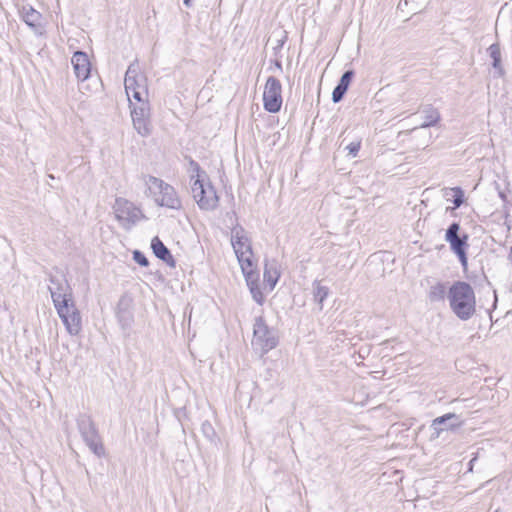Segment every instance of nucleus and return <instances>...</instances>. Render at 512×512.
Returning a JSON list of instances; mask_svg holds the SVG:
<instances>
[{"instance_id":"obj_8","label":"nucleus","mask_w":512,"mask_h":512,"mask_svg":"<svg viewBox=\"0 0 512 512\" xmlns=\"http://www.w3.org/2000/svg\"><path fill=\"white\" fill-rule=\"evenodd\" d=\"M131 118L134 129L142 137H147L152 132V124L150 120V106L146 100L133 103L130 100Z\"/></svg>"},{"instance_id":"obj_4","label":"nucleus","mask_w":512,"mask_h":512,"mask_svg":"<svg viewBox=\"0 0 512 512\" xmlns=\"http://www.w3.org/2000/svg\"><path fill=\"white\" fill-rule=\"evenodd\" d=\"M230 242L241 271L257 268V260L252 249V240L249 233L241 225H236L231 229Z\"/></svg>"},{"instance_id":"obj_1","label":"nucleus","mask_w":512,"mask_h":512,"mask_svg":"<svg viewBox=\"0 0 512 512\" xmlns=\"http://www.w3.org/2000/svg\"><path fill=\"white\" fill-rule=\"evenodd\" d=\"M144 183L146 187L145 194L153 200L155 205L175 211L183 208L178 192L169 183L151 175L144 177Z\"/></svg>"},{"instance_id":"obj_6","label":"nucleus","mask_w":512,"mask_h":512,"mask_svg":"<svg viewBox=\"0 0 512 512\" xmlns=\"http://www.w3.org/2000/svg\"><path fill=\"white\" fill-rule=\"evenodd\" d=\"M278 337L276 332L269 328L263 317L255 319L253 326L252 346L256 351L265 354L277 346Z\"/></svg>"},{"instance_id":"obj_28","label":"nucleus","mask_w":512,"mask_h":512,"mask_svg":"<svg viewBox=\"0 0 512 512\" xmlns=\"http://www.w3.org/2000/svg\"><path fill=\"white\" fill-rule=\"evenodd\" d=\"M477 454H475V456L470 460L469 462V468H468V471L469 472H472L473 471V467H474V463L476 462L477 460Z\"/></svg>"},{"instance_id":"obj_31","label":"nucleus","mask_w":512,"mask_h":512,"mask_svg":"<svg viewBox=\"0 0 512 512\" xmlns=\"http://www.w3.org/2000/svg\"><path fill=\"white\" fill-rule=\"evenodd\" d=\"M49 178H50V180H53L54 176L52 174H49Z\"/></svg>"},{"instance_id":"obj_13","label":"nucleus","mask_w":512,"mask_h":512,"mask_svg":"<svg viewBox=\"0 0 512 512\" xmlns=\"http://www.w3.org/2000/svg\"><path fill=\"white\" fill-rule=\"evenodd\" d=\"M460 225L453 222L446 230L445 240L450 244L451 250L458 256L462 266H467V256L465 248L467 247L468 235L459 236Z\"/></svg>"},{"instance_id":"obj_25","label":"nucleus","mask_w":512,"mask_h":512,"mask_svg":"<svg viewBox=\"0 0 512 512\" xmlns=\"http://www.w3.org/2000/svg\"><path fill=\"white\" fill-rule=\"evenodd\" d=\"M452 193L454 208H459L464 202V191L460 187H453L446 190L445 195Z\"/></svg>"},{"instance_id":"obj_12","label":"nucleus","mask_w":512,"mask_h":512,"mask_svg":"<svg viewBox=\"0 0 512 512\" xmlns=\"http://www.w3.org/2000/svg\"><path fill=\"white\" fill-rule=\"evenodd\" d=\"M282 85L280 81L270 76L265 84L263 92V105L266 111L276 113L282 106Z\"/></svg>"},{"instance_id":"obj_30","label":"nucleus","mask_w":512,"mask_h":512,"mask_svg":"<svg viewBox=\"0 0 512 512\" xmlns=\"http://www.w3.org/2000/svg\"><path fill=\"white\" fill-rule=\"evenodd\" d=\"M276 67L279 68V69H282V65L279 61L276 62Z\"/></svg>"},{"instance_id":"obj_26","label":"nucleus","mask_w":512,"mask_h":512,"mask_svg":"<svg viewBox=\"0 0 512 512\" xmlns=\"http://www.w3.org/2000/svg\"><path fill=\"white\" fill-rule=\"evenodd\" d=\"M133 259L136 263H138L140 266L147 267L149 265V261L146 258V256L141 253L140 251H134L133 253Z\"/></svg>"},{"instance_id":"obj_21","label":"nucleus","mask_w":512,"mask_h":512,"mask_svg":"<svg viewBox=\"0 0 512 512\" xmlns=\"http://www.w3.org/2000/svg\"><path fill=\"white\" fill-rule=\"evenodd\" d=\"M422 113L424 115V122L420 125L421 128L434 126L440 121V113L438 109L432 105H426Z\"/></svg>"},{"instance_id":"obj_3","label":"nucleus","mask_w":512,"mask_h":512,"mask_svg":"<svg viewBox=\"0 0 512 512\" xmlns=\"http://www.w3.org/2000/svg\"><path fill=\"white\" fill-rule=\"evenodd\" d=\"M196 174L191 175V193L198 207L204 211H213L218 207L219 197L205 171L192 162Z\"/></svg>"},{"instance_id":"obj_29","label":"nucleus","mask_w":512,"mask_h":512,"mask_svg":"<svg viewBox=\"0 0 512 512\" xmlns=\"http://www.w3.org/2000/svg\"><path fill=\"white\" fill-rule=\"evenodd\" d=\"M186 7H191V0H183Z\"/></svg>"},{"instance_id":"obj_18","label":"nucleus","mask_w":512,"mask_h":512,"mask_svg":"<svg viewBox=\"0 0 512 512\" xmlns=\"http://www.w3.org/2000/svg\"><path fill=\"white\" fill-rule=\"evenodd\" d=\"M279 277L280 271L277 262L271 261L269 263H266L263 278L265 286L268 287L270 291H272L275 288L279 280Z\"/></svg>"},{"instance_id":"obj_24","label":"nucleus","mask_w":512,"mask_h":512,"mask_svg":"<svg viewBox=\"0 0 512 512\" xmlns=\"http://www.w3.org/2000/svg\"><path fill=\"white\" fill-rule=\"evenodd\" d=\"M446 294V288L442 283H437L431 286L429 291V298L431 301L443 300Z\"/></svg>"},{"instance_id":"obj_9","label":"nucleus","mask_w":512,"mask_h":512,"mask_svg":"<svg viewBox=\"0 0 512 512\" xmlns=\"http://www.w3.org/2000/svg\"><path fill=\"white\" fill-rule=\"evenodd\" d=\"M77 426L90 450L98 457L104 455V447L91 417L86 414L80 415L77 419Z\"/></svg>"},{"instance_id":"obj_32","label":"nucleus","mask_w":512,"mask_h":512,"mask_svg":"<svg viewBox=\"0 0 512 512\" xmlns=\"http://www.w3.org/2000/svg\"><path fill=\"white\" fill-rule=\"evenodd\" d=\"M495 512H499V511L497 510V511H495Z\"/></svg>"},{"instance_id":"obj_2","label":"nucleus","mask_w":512,"mask_h":512,"mask_svg":"<svg viewBox=\"0 0 512 512\" xmlns=\"http://www.w3.org/2000/svg\"><path fill=\"white\" fill-rule=\"evenodd\" d=\"M448 300L453 313L462 321H467L476 312V297L471 285L456 281L449 288Z\"/></svg>"},{"instance_id":"obj_16","label":"nucleus","mask_w":512,"mask_h":512,"mask_svg":"<svg viewBox=\"0 0 512 512\" xmlns=\"http://www.w3.org/2000/svg\"><path fill=\"white\" fill-rule=\"evenodd\" d=\"M21 17L23 21L30 26L35 32L41 33L42 30V15L35 10L31 5H23L21 8Z\"/></svg>"},{"instance_id":"obj_14","label":"nucleus","mask_w":512,"mask_h":512,"mask_svg":"<svg viewBox=\"0 0 512 512\" xmlns=\"http://www.w3.org/2000/svg\"><path fill=\"white\" fill-rule=\"evenodd\" d=\"M71 64L78 81H85L89 77L91 64L85 52L76 51L71 58Z\"/></svg>"},{"instance_id":"obj_5","label":"nucleus","mask_w":512,"mask_h":512,"mask_svg":"<svg viewBox=\"0 0 512 512\" xmlns=\"http://www.w3.org/2000/svg\"><path fill=\"white\" fill-rule=\"evenodd\" d=\"M124 85L129 101L132 98L136 101L145 100L147 96L146 77L141 73L137 60L129 65L125 74Z\"/></svg>"},{"instance_id":"obj_20","label":"nucleus","mask_w":512,"mask_h":512,"mask_svg":"<svg viewBox=\"0 0 512 512\" xmlns=\"http://www.w3.org/2000/svg\"><path fill=\"white\" fill-rule=\"evenodd\" d=\"M151 248L157 258L161 259L162 261L166 262L171 266H174V259L170 251L158 237H154L152 239Z\"/></svg>"},{"instance_id":"obj_7","label":"nucleus","mask_w":512,"mask_h":512,"mask_svg":"<svg viewBox=\"0 0 512 512\" xmlns=\"http://www.w3.org/2000/svg\"><path fill=\"white\" fill-rule=\"evenodd\" d=\"M113 210L116 220L124 229H130L138 221L144 218V215L139 207L134 203L124 198H116L113 205Z\"/></svg>"},{"instance_id":"obj_23","label":"nucleus","mask_w":512,"mask_h":512,"mask_svg":"<svg viewBox=\"0 0 512 512\" xmlns=\"http://www.w3.org/2000/svg\"><path fill=\"white\" fill-rule=\"evenodd\" d=\"M490 57L493 59V67L499 70V74H503V69L501 67V52L498 44H492L489 49Z\"/></svg>"},{"instance_id":"obj_17","label":"nucleus","mask_w":512,"mask_h":512,"mask_svg":"<svg viewBox=\"0 0 512 512\" xmlns=\"http://www.w3.org/2000/svg\"><path fill=\"white\" fill-rule=\"evenodd\" d=\"M457 419V415L455 413H448L443 416L435 418L431 423L432 435L433 439H436L440 436L443 431H448L456 426L457 424L450 423V420Z\"/></svg>"},{"instance_id":"obj_27","label":"nucleus","mask_w":512,"mask_h":512,"mask_svg":"<svg viewBox=\"0 0 512 512\" xmlns=\"http://www.w3.org/2000/svg\"><path fill=\"white\" fill-rule=\"evenodd\" d=\"M360 146H361L360 142H351L347 146V149L349 150V154L352 155L353 157H355L360 150Z\"/></svg>"},{"instance_id":"obj_22","label":"nucleus","mask_w":512,"mask_h":512,"mask_svg":"<svg viewBox=\"0 0 512 512\" xmlns=\"http://www.w3.org/2000/svg\"><path fill=\"white\" fill-rule=\"evenodd\" d=\"M313 298L319 304L320 310L323 308V302L329 295V288L321 284L320 281L315 280L312 284Z\"/></svg>"},{"instance_id":"obj_19","label":"nucleus","mask_w":512,"mask_h":512,"mask_svg":"<svg viewBox=\"0 0 512 512\" xmlns=\"http://www.w3.org/2000/svg\"><path fill=\"white\" fill-rule=\"evenodd\" d=\"M353 75H354V73L352 70H348V71L344 72L339 83L337 84V86L334 88V90L332 92V100L334 103H338L343 99L345 93L348 90V87L353 78Z\"/></svg>"},{"instance_id":"obj_15","label":"nucleus","mask_w":512,"mask_h":512,"mask_svg":"<svg viewBox=\"0 0 512 512\" xmlns=\"http://www.w3.org/2000/svg\"><path fill=\"white\" fill-rule=\"evenodd\" d=\"M246 280L247 286L249 287L252 298L260 305L264 302V295L260 290L258 280L259 274L256 268H250V270L242 271Z\"/></svg>"},{"instance_id":"obj_10","label":"nucleus","mask_w":512,"mask_h":512,"mask_svg":"<svg viewBox=\"0 0 512 512\" xmlns=\"http://www.w3.org/2000/svg\"><path fill=\"white\" fill-rule=\"evenodd\" d=\"M49 282L50 285L48 288L55 307H57L58 304L61 305L66 302H71V287L62 272L56 271L55 273H50Z\"/></svg>"},{"instance_id":"obj_11","label":"nucleus","mask_w":512,"mask_h":512,"mask_svg":"<svg viewBox=\"0 0 512 512\" xmlns=\"http://www.w3.org/2000/svg\"><path fill=\"white\" fill-rule=\"evenodd\" d=\"M59 317L70 335H78L82 329L81 315L73 300L55 307Z\"/></svg>"}]
</instances>
